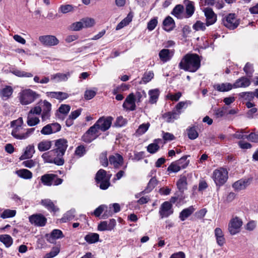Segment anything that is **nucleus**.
Here are the masks:
<instances>
[{"mask_svg":"<svg viewBox=\"0 0 258 258\" xmlns=\"http://www.w3.org/2000/svg\"><path fill=\"white\" fill-rule=\"evenodd\" d=\"M240 96L249 101L252 100L254 97L255 96L254 92H242L240 94Z\"/></svg>","mask_w":258,"mask_h":258,"instance_id":"nucleus-62","label":"nucleus"},{"mask_svg":"<svg viewBox=\"0 0 258 258\" xmlns=\"http://www.w3.org/2000/svg\"><path fill=\"white\" fill-rule=\"evenodd\" d=\"M249 179H240L235 182L233 184L232 187L234 188L235 190L239 191L241 190H243L245 189L249 184Z\"/></svg>","mask_w":258,"mask_h":258,"instance_id":"nucleus-24","label":"nucleus"},{"mask_svg":"<svg viewBox=\"0 0 258 258\" xmlns=\"http://www.w3.org/2000/svg\"><path fill=\"white\" fill-rule=\"evenodd\" d=\"M173 213L172 205L170 202L166 201L161 204L159 211L161 218L168 217Z\"/></svg>","mask_w":258,"mask_h":258,"instance_id":"nucleus-11","label":"nucleus"},{"mask_svg":"<svg viewBox=\"0 0 258 258\" xmlns=\"http://www.w3.org/2000/svg\"><path fill=\"white\" fill-rule=\"evenodd\" d=\"M160 141V139H155L154 143L150 144L147 147V151L150 154H155L160 149V147L158 145V141Z\"/></svg>","mask_w":258,"mask_h":258,"instance_id":"nucleus-36","label":"nucleus"},{"mask_svg":"<svg viewBox=\"0 0 258 258\" xmlns=\"http://www.w3.org/2000/svg\"><path fill=\"white\" fill-rule=\"evenodd\" d=\"M39 41L44 46H52L59 43L58 39L54 35H43L39 37Z\"/></svg>","mask_w":258,"mask_h":258,"instance_id":"nucleus-12","label":"nucleus"},{"mask_svg":"<svg viewBox=\"0 0 258 258\" xmlns=\"http://www.w3.org/2000/svg\"><path fill=\"white\" fill-rule=\"evenodd\" d=\"M250 83L251 82L248 78L245 77H242L237 79L234 83V88H245L248 87Z\"/></svg>","mask_w":258,"mask_h":258,"instance_id":"nucleus-23","label":"nucleus"},{"mask_svg":"<svg viewBox=\"0 0 258 258\" xmlns=\"http://www.w3.org/2000/svg\"><path fill=\"white\" fill-rule=\"evenodd\" d=\"M12 73L19 77L30 78L33 76L32 74H31V73H28L25 71H20L16 69L12 71Z\"/></svg>","mask_w":258,"mask_h":258,"instance_id":"nucleus-48","label":"nucleus"},{"mask_svg":"<svg viewBox=\"0 0 258 258\" xmlns=\"http://www.w3.org/2000/svg\"><path fill=\"white\" fill-rule=\"evenodd\" d=\"M213 178L217 186L223 185L228 179V171L226 169L220 168L214 171Z\"/></svg>","mask_w":258,"mask_h":258,"instance_id":"nucleus-6","label":"nucleus"},{"mask_svg":"<svg viewBox=\"0 0 258 258\" xmlns=\"http://www.w3.org/2000/svg\"><path fill=\"white\" fill-rule=\"evenodd\" d=\"M163 28L167 31L170 32L173 30L175 27L174 20L169 16H167L163 21Z\"/></svg>","mask_w":258,"mask_h":258,"instance_id":"nucleus-18","label":"nucleus"},{"mask_svg":"<svg viewBox=\"0 0 258 258\" xmlns=\"http://www.w3.org/2000/svg\"><path fill=\"white\" fill-rule=\"evenodd\" d=\"M35 152L34 146L33 145L28 146L24 154L20 157V160L31 158Z\"/></svg>","mask_w":258,"mask_h":258,"instance_id":"nucleus-31","label":"nucleus"},{"mask_svg":"<svg viewBox=\"0 0 258 258\" xmlns=\"http://www.w3.org/2000/svg\"><path fill=\"white\" fill-rule=\"evenodd\" d=\"M201 62V56L198 54L188 53L181 59L178 68L186 72L195 73L200 69Z\"/></svg>","mask_w":258,"mask_h":258,"instance_id":"nucleus-1","label":"nucleus"},{"mask_svg":"<svg viewBox=\"0 0 258 258\" xmlns=\"http://www.w3.org/2000/svg\"><path fill=\"white\" fill-rule=\"evenodd\" d=\"M30 222L35 226L39 227L44 226L47 222V219L41 214H34L29 217Z\"/></svg>","mask_w":258,"mask_h":258,"instance_id":"nucleus-13","label":"nucleus"},{"mask_svg":"<svg viewBox=\"0 0 258 258\" xmlns=\"http://www.w3.org/2000/svg\"><path fill=\"white\" fill-rule=\"evenodd\" d=\"M86 241L89 244H93L99 240V235L96 233H89L84 237Z\"/></svg>","mask_w":258,"mask_h":258,"instance_id":"nucleus-35","label":"nucleus"},{"mask_svg":"<svg viewBox=\"0 0 258 258\" xmlns=\"http://www.w3.org/2000/svg\"><path fill=\"white\" fill-rule=\"evenodd\" d=\"M243 71L248 78H251L254 72V69L252 64L247 62L243 68Z\"/></svg>","mask_w":258,"mask_h":258,"instance_id":"nucleus-49","label":"nucleus"},{"mask_svg":"<svg viewBox=\"0 0 258 258\" xmlns=\"http://www.w3.org/2000/svg\"><path fill=\"white\" fill-rule=\"evenodd\" d=\"M35 130V128H28L27 132L25 134H17V131L12 132V135L16 139L19 140H23L27 138L31 134H32Z\"/></svg>","mask_w":258,"mask_h":258,"instance_id":"nucleus-33","label":"nucleus"},{"mask_svg":"<svg viewBox=\"0 0 258 258\" xmlns=\"http://www.w3.org/2000/svg\"><path fill=\"white\" fill-rule=\"evenodd\" d=\"M51 141L43 140L38 144V149L40 152H44L48 150L51 147Z\"/></svg>","mask_w":258,"mask_h":258,"instance_id":"nucleus-37","label":"nucleus"},{"mask_svg":"<svg viewBox=\"0 0 258 258\" xmlns=\"http://www.w3.org/2000/svg\"><path fill=\"white\" fill-rule=\"evenodd\" d=\"M188 137L190 140H195L198 137V133L195 127L187 129Z\"/></svg>","mask_w":258,"mask_h":258,"instance_id":"nucleus-52","label":"nucleus"},{"mask_svg":"<svg viewBox=\"0 0 258 258\" xmlns=\"http://www.w3.org/2000/svg\"><path fill=\"white\" fill-rule=\"evenodd\" d=\"M187 178L185 176H181L176 182V186L181 195L180 200H182V195L185 190L187 189Z\"/></svg>","mask_w":258,"mask_h":258,"instance_id":"nucleus-19","label":"nucleus"},{"mask_svg":"<svg viewBox=\"0 0 258 258\" xmlns=\"http://www.w3.org/2000/svg\"><path fill=\"white\" fill-rule=\"evenodd\" d=\"M158 24V20L157 17H154L148 23L147 25V28L149 31L153 30L156 27Z\"/></svg>","mask_w":258,"mask_h":258,"instance_id":"nucleus-61","label":"nucleus"},{"mask_svg":"<svg viewBox=\"0 0 258 258\" xmlns=\"http://www.w3.org/2000/svg\"><path fill=\"white\" fill-rule=\"evenodd\" d=\"M16 211L15 210L6 209L1 214V217L3 219L12 218L15 216Z\"/></svg>","mask_w":258,"mask_h":258,"instance_id":"nucleus-46","label":"nucleus"},{"mask_svg":"<svg viewBox=\"0 0 258 258\" xmlns=\"http://www.w3.org/2000/svg\"><path fill=\"white\" fill-rule=\"evenodd\" d=\"M136 98L133 93H130L125 98L122 107L126 111H134L136 109Z\"/></svg>","mask_w":258,"mask_h":258,"instance_id":"nucleus-10","label":"nucleus"},{"mask_svg":"<svg viewBox=\"0 0 258 258\" xmlns=\"http://www.w3.org/2000/svg\"><path fill=\"white\" fill-rule=\"evenodd\" d=\"M223 23L229 29L234 30L238 26L240 22L234 13H230L223 18Z\"/></svg>","mask_w":258,"mask_h":258,"instance_id":"nucleus-7","label":"nucleus"},{"mask_svg":"<svg viewBox=\"0 0 258 258\" xmlns=\"http://www.w3.org/2000/svg\"><path fill=\"white\" fill-rule=\"evenodd\" d=\"M40 204L50 212L55 213L59 211V208L55 206L50 199H46L42 200L40 202Z\"/></svg>","mask_w":258,"mask_h":258,"instance_id":"nucleus-21","label":"nucleus"},{"mask_svg":"<svg viewBox=\"0 0 258 258\" xmlns=\"http://www.w3.org/2000/svg\"><path fill=\"white\" fill-rule=\"evenodd\" d=\"M96 134V130L91 126L82 136V140L86 143H90L98 137Z\"/></svg>","mask_w":258,"mask_h":258,"instance_id":"nucleus-16","label":"nucleus"},{"mask_svg":"<svg viewBox=\"0 0 258 258\" xmlns=\"http://www.w3.org/2000/svg\"><path fill=\"white\" fill-rule=\"evenodd\" d=\"M83 22L84 27H91L93 26L95 23L94 20L92 18H84L81 20Z\"/></svg>","mask_w":258,"mask_h":258,"instance_id":"nucleus-59","label":"nucleus"},{"mask_svg":"<svg viewBox=\"0 0 258 258\" xmlns=\"http://www.w3.org/2000/svg\"><path fill=\"white\" fill-rule=\"evenodd\" d=\"M70 76V74L56 73V74L51 76V80H56L57 82L66 81L68 80Z\"/></svg>","mask_w":258,"mask_h":258,"instance_id":"nucleus-42","label":"nucleus"},{"mask_svg":"<svg viewBox=\"0 0 258 258\" xmlns=\"http://www.w3.org/2000/svg\"><path fill=\"white\" fill-rule=\"evenodd\" d=\"M57 175L54 174H45L41 176V181L43 185L51 186L53 184V181L57 177Z\"/></svg>","mask_w":258,"mask_h":258,"instance_id":"nucleus-22","label":"nucleus"},{"mask_svg":"<svg viewBox=\"0 0 258 258\" xmlns=\"http://www.w3.org/2000/svg\"><path fill=\"white\" fill-rule=\"evenodd\" d=\"M159 91L158 89L151 90L149 91V95L150 96L149 102L151 104L155 103L159 96Z\"/></svg>","mask_w":258,"mask_h":258,"instance_id":"nucleus-41","label":"nucleus"},{"mask_svg":"<svg viewBox=\"0 0 258 258\" xmlns=\"http://www.w3.org/2000/svg\"><path fill=\"white\" fill-rule=\"evenodd\" d=\"M68 146V141L66 139H59L55 141V148L50 152H53L58 157L63 158Z\"/></svg>","mask_w":258,"mask_h":258,"instance_id":"nucleus-5","label":"nucleus"},{"mask_svg":"<svg viewBox=\"0 0 258 258\" xmlns=\"http://www.w3.org/2000/svg\"><path fill=\"white\" fill-rule=\"evenodd\" d=\"M40 120L38 117L33 116V115L28 114L27 123L30 126H35L38 124Z\"/></svg>","mask_w":258,"mask_h":258,"instance_id":"nucleus-44","label":"nucleus"},{"mask_svg":"<svg viewBox=\"0 0 258 258\" xmlns=\"http://www.w3.org/2000/svg\"><path fill=\"white\" fill-rule=\"evenodd\" d=\"M48 96L55 98L59 101H62L69 97V94L62 92H49L46 93Z\"/></svg>","mask_w":258,"mask_h":258,"instance_id":"nucleus-28","label":"nucleus"},{"mask_svg":"<svg viewBox=\"0 0 258 258\" xmlns=\"http://www.w3.org/2000/svg\"><path fill=\"white\" fill-rule=\"evenodd\" d=\"M74 7L72 5H61L59 8L58 11L63 14H66L74 10Z\"/></svg>","mask_w":258,"mask_h":258,"instance_id":"nucleus-53","label":"nucleus"},{"mask_svg":"<svg viewBox=\"0 0 258 258\" xmlns=\"http://www.w3.org/2000/svg\"><path fill=\"white\" fill-rule=\"evenodd\" d=\"M71 109V106L68 104H61L58 108V111L65 115H67Z\"/></svg>","mask_w":258,"mask_h":258,"instance_id":"nucleus-63","label":"nucleus"},{"mask_svg":"<svg viewBox=\"0 0 258 258\" xmlns=\"http://www.w3.org/2000/svg\"><path fill=\"white\" fill-rule=\"evenodd\" d=\"M174 53V50L163 49L159 53V56L160 60L165 62L170 60L173 57Z\"/></svg>","mask_w":258,"mask_h":258,"instance_id":"nucleus-17","label":"nucleus"},{"mask_svg":"<svg viewBox=\"0 0 258 258\" xmlns=\"http://www.w3.org/2000/svg\"><path fill=\"white\" fill-rule=\"evenodd\" d=\"M195 211V208L192 206H189L182 210L179 213V218L181 221H184L188 218Z\"/></svg>","mask_w":258,"mask_h":258,"instance_id":"nucleus-25","label":"nucleus"},{"mask_svg":"<svg viewBox=\"0 0 258 258\" xmlns=\"http://www.w3.org/2000/svg\"><path fill=\"white\" fill-rule=\"evenodd\" d=\"M242 223L241 219L237 217L232 218L228 224V231L230 234L233 235L239 232Z\"/></svg>","mask_w":258,"mask_h":258,"instance_id":"nucleus-8","label":"nucleus"},{"mask_svg":"<svg viewBox=\"0 0 258 258\" xmlns=\"http://www.w3.org/2000/svg\"><path fill=\"white\" fill-rule=\"evenodd\" d=\"M99 160L101 164L104 167H107L108 165L109 159L107 157V152L105 151L101 153L99 156Z\"/></svg>","mask_w":258,"mask_h":258,"instance_id":"nucleus-50","label":"nucleus"},{"mask_svg":"<svg viewBox=\"0 0 258 258\" xmlns=\"http://www.w3.org/2000/svg\"><path fill=\"white\" fill-rule=\"evenodd\" d=\"M158 181L155 177H153L149 180L146 187V191L147 192L151 191L158 184Z\"/></svg>","mask_w":258,"mask_h":258,"instance_id":"nucleus-47","label":"nucleus"},{"mask_svg":"<svg viewBox=\"0 0 258 258\" xmlns=\"http://www.w3.org/2000/svg\"><path fill=\"white\" fill-rule=\"evenodd\" d=\"M113 119V117L111 116H107L106 117L102 116L100 117L92 126L94 130H96L97 133L99 130L102 132H105L111 126Z\"/></svg>","mask_w":258,"mask_h":258,"instance_id":"nucleus-4","label":"nucleus"},{"mask_svg":"<svg viewBox=\"0 0 258 258\" xmlns=\"http://www.w3.org/2000/svg\"><path fill=\"white\" fill-rule=\"evenodd\" d=\"M0 241L4 243L7 247H10L13 242L11 236L8 234L0 235Z\"/></svg>","mask_w":258,"mask_h":258,"instance_id":"nucleus-40","label":"nucleus"},{"mask_svg":"<svg viewBox=\"0 0 258 258\" xmlns=\"http://www.w3.org/2000/svg\"><path fill=\"white\" fill-rule=\"evenodd\" d=\"M105 209H107L106 205H101L94 211L92 214L94 215L96 217H99Z\"/></svg>","mask_w":258,"mask_h":258,"instance_id":"nucleus-57","label":"nucleus"},{"mask_svg":"<svg viewBox=\"0 0 258 258\" xmlns=\"http://www.w3.org/2000/svg\"><path fill=\"white\" fill-rule=\"evenodd\" d=\"M23 124V120L22 117H20L17 120H13L11 122V126L15 127L12 132L17 131V134L19 130L21 128L22 124Z\"/></svg>","mask_w":258,"mask_h":258,"instance_id":"nucleus-43","label":"nucleus"},{"mask_svg":"<svg viewBox=\"0 0 258 258\" xmlns=\"http://www.w3.org/2000/svg\"><path fill=\"white\" fill-rule=\"evenodd\" d=\"M52 154H53V152L49 151L42 154L41 157L44 162L54 163L58 166H61L63 165L64 160L63 158L58 157L57 156L53 158L51 155Z\"/></svg>","mask_w":258,"mask_h":258,"instance_id":"nucleus-9","label":"nucleus"},{"mask_svg":"<svg viewBox=\"0 0 258 258\" xmlns=\"http://www.w3.org/2000/svg\"><path fill=\"white\" fill-rule=\"evenodd\" d=\"M62 232L59 229H54L50 233L45 235L46 240L50 243H55V240L64 237Z\"/></svg>","mask_w":258,"mask_h":258,"instance_id":"nucleus-14","label":"nucleus"},{"mask_svg":"<svg viewBox=\"0 0 258 258\" xmlns=\"http://www.w3.org/2000/svg\"><path fill=\"white\" fill-rule=\"evenodd\" d=\"M189 156L187 155L183 156L176 161L180 169H184L188 166L189 161L187 160V158Z\"/></svg>","mask_w":258,"mask_h":258,"instance_id":"nucleus-45","label":"nucleus"},{"mask_svg":"<svg viewBox=\"0 0 258 258\" xmlns=\"http://www.w3.org/2000/svg\"><path fill=\"white\" fill-rule=\"evenodd\" d=\"M150 125V124L149 122H147V123H143L139 126L136 132L139 135H143L148 131Z\"/></svg>","mask_w":258,"mask_h":258,"instance_id":"nucleus-54","label":"nucleus"},{"mask_svg":"<svg viewBox=\"0 0 258 258\" xmlns=\"http://www.w3.org/2000/svg\"><path fill=\"white\" fill-rule=\"evenodd\" d=\"M154 77V73L152 71L145 72L142 78V81L144 84L149 82Z\"/></svg>","mask_w":258,"mask_h":258,"instance_id":"nucleus-51","label":"nucleus"},{"mask_svg":"<svg viewBox=\"0 0 258 258\" xmlns=\"http://www.w3.org/2000/svg\"><path fill=\"white\" fill-rule=\"evenodd\" d=\"M84 27L83 22L81 21L73 23L70 27L72 31H79Z\"/></svg>","mask_w":258,"mask_h":258,"instance_id":"nucleus-60","label":"nucleus"},{"mask_svg":"<svg viewBox=\"0 0 258 258\" xmlns=\"http://www.w3.org/2000/svg\"><path fill=\"white\" fill-rule=\"evenodd\" d=\"M181 169L178 166L176 162H172L170 165L168 167L167 171L169 172L176 173L178 172Z\"/></svg>","mask_w":258,"mask_h":258,"instance_id":"nucleus-56","label":"nucleus"},{"mask_svg":"<svg viewBox=\"0 0 258 258\" xmlns=\"http://www.w3.org/2000/svg\"><path fill=\"white\" fill-rule=\"evenodd\" d=\"M184 8L182 5H176L171 12V14L178 19H182L184 18Z\"/></svg>","mask_w":258,"mask_h":258,"instance_id":"nucleus-20","label":"nucleus"},{"mask_svg":"<svg viewBox=\"0 0 258 258\" xmlns=\"http://www.w3.org/2000/svg\"><path fill=\"white\" fill-rule=\"evenodd\" d=\"M191 104L192 102L190 100L180 101L175 105L173 110L180 116L183 111L182 109H186L188 106L190 105Z\"/></svg>","mask_w":258,"mask_h":258,"instance_id":"nucleus-26","label":"nucleus"},{"mask_svg":"<svg viewBox=\"0 0 258 258\" xmlns=\"http://www.w3.org/2000/svg\"><path fill=\"white\" fill-rule=\"evenodd\" d=\"M13 89L10 86H6L1 90V95L4 100L9 99L13 93Z\"/></svg>","mask_w":258,"mask_h":258,"instance_id":"nucleus-34","label":"nucleus"},{"mask_svg":"<svg viewBox=\"0 0 258 258\" xmlns=\"http://www.w3.org/2000/svg\"><path fill=\"white\" fill-rule=\"evenodd\" d=\"M111 174H107L106 171L100 169L96 173L95 180L97 186L102 190L107 189L110 186V179Z\"/></svg>","mask_w":258,"mask_h":258,"instance_id":"nucleus-2","label":"nucleus"},{"mask_svg":"<svg viewBox=\"0 0 258 258\" xmlns=\"http://www.w3.org/2000/svg\"><path fill=\"white\" fill-rule=\"evenodd\" d=\"M75 213L76 211L74 209H72L68 211L60 219V221L62 223H66L68 221L72 220L75 217Z\"/></svg>","mask_w":258,"mask_h":258,"instance_id":"nucleus-39","label":"nucleus"},{"mask_svg":"<svg viewBox=\"0 0 258 258\" xmlns=\"http://www.w3.org/2000/svg\"><path fill=\"white\" fill-rule=\"evenodd\" d=\"M15 173L19 177L25 179H30L32 177V173L26 169H20Z\"/></svg>","mask_w":258,"mask_h":258,"instance_id":"nucleus-32","label":"nucleus"},{"mask_svg":"<svg viewBox=\"0 0 258 258\" xmlns=\"http://www.w3.org/2000/svg\"><path fill=\"white\" fill-rule=\"evenodd\" d=\"M39 96V94L31 89H25L19 93V99L21 104L26 105L33 102Z\"/></svg>","mask_w":258,"mask_h":258,"instance_id":"nucleus-3","label":"nucleus"},{"mask_svg":"<svg viewBox=\"0 0 258 258\" xmlns=\"http://www.w3.org/2000/svg\"><path fill=\"white\" fill-rule=\"evenodd\" d=\"M213 87L219 92H227L234 88V84H232L230 83L217 84L214 85Z\"/></svg>","mask_w":258,"mask_h":258,"instance_id":"nucleus-27","label":"nucleus"},{"mask_svg":"<svg viewBox=\"0 0 258 258\" xmlns=\"http://www.w3.org/2000/svg\"><path fill=\"white\" fill-rule=\"evenodd\" d=\"M109 162L114 168H119L123 164V158L120 154L116 153L109 156Z\"/></svg>","mask_w":258,"mask_h":258,"instance_id":"nucleus-15","label":"nucleus"},{"mask_svg":"<svg viewBox=\"0 0 258 258\" xmlns=\"http://www.w3.org/2000/svg\"><path fill=\"white\" fill-rule=\"evenodd\" d=\"M192 28L196 31H204L206 29L205 23L201 21H197L193 25Z\"/></svg>","mask_w":258,"mask_h":258,"instance_id":"nucleus-58","label":"nucleus"},{"mask_svg":"<svg viewBox=\"0 0 258 258\" xmlns=\"http://www.w3.org/2000/svg\"><path fill=\"white\" fill-rule=\"evenodd\" d=\"M188 3L185 7V14L184 18H189L192 16L194 13L195 9L192 2L187 1Z\"/></svg>","mask_w":258,"mask_h":258,"instance_id":"nucleus-38","label":"nucleus"},{"mask_svg":"<svg viewBox=\"0 0 258 258\" xmlns=\"http://www.w3.org/2000/svg\"><path fill=\"white\" fill-rule=\"evenodd\" d=\"M127 120L126 118H123L122 116H119L116 118L114 125L117 127H121L127 124Z\"/></svg>","mask_w":258,"mask_h":258,"instance_id":"nucleus-55","label":"nucleus"},{"mask_svg":"<svg viewBox=\"0 0 258 258\" xmlns=\"http://www.w3.org/2000/svg\"><path fill=\"white\" fill-rule=\"evenodd\" d=\"M179 115L174 110L164 113L162 114V118L166 119V121L168 123L172 122L174 120L178 119Z\"/></svg>","mask_w":258,"mask_h":258,"instance_id":"nucleus-29","label":"nucleus"},{"mask_svg":"<svg viewBox=\"0 0 258 258\" xmlns=\"http://www.w3.org/2000/svg\"><path fill=\"white\" fill-rule=\"evenodd\" d=\"M96 95V92L92 90H87L84 93V98L86 100H90Z\"/></svg>","mask_w":258,"mask_h":258,"instance_id":"nucleus-64","label":"nucleus"},{"mask_svg":"<svg viewBox=\"0 0 258 258\" xmlns=\"http://www.w3.org/2000/svg\"><path fill=\"white\" fill-rule=\"evenodd\" d=\"M215 236L217 244L222 246L225 243V239L222 230L219 228H216L215 230Z\"/></svg>","mask_w":258,"mask_h":258,"instance_id":"nucleus-30","label":"nucleus"}]
</instances>
